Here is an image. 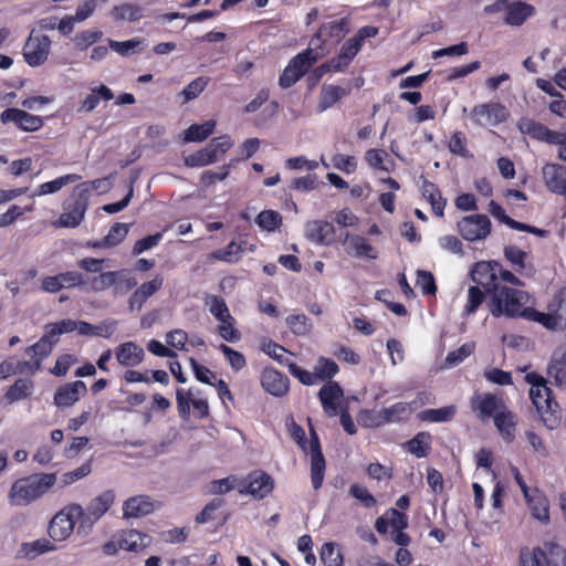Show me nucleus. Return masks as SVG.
I'll return each mask as SVG.
<instances>
[{
    "instance_id": "58836bf2",
    "label": "nucleus",
    "mask_w": 566,
    "mask_h": 566,
    "mask_svg": "<svg viewBox=\"0 0 566 566\" xmlns=\"http://www.w3.org/2000/svg\"><path fill=\"white\" fill-rule=\"evenodd\" d=\"M348 94H349L348 90H346L342 86H338V85L324 86L319 94V101H318L319 112H324V111L331 108L340 98L345 97Z\"/></svg>"
},
{
    "instance_id": "a211bd4d",
    "label": "nucleus",
    "mask_w": 566,
    "mask_h": 566,
    "mask_svg": "<svg viewBox=\"0 0 566 566\" xmlns=\"http://www.w3.org/2000/svg\"><path fill=\"white\" fill-rule=\"evenodd\" d=\"M164 285V276L156 274L150 281L144 282L130 294L127 306L130 312H140L147 301L154 296Z\"/></svg>"
},
{
    "instance_id": "4d7b16f0",
    "label": "nucleus",
    "mask_w": 566,
    "mask_h": 566,
    "mask_svg": "<svg viewBox=\"0 0 566 566\" xmlns=\"http://www.w3.org/2000/svg\"><path fill=\"white\" fill-rule=\"evenodd\" d=\"M548 308L555 313L559 326L566 329V286L555 294Z\"/></svg>"
},
{
    "instance_id": "393cba45",
    "label": "nucleus",
    "mask_w": 566,
    "mask_h": 566,
    "mask_svg": "<svg viewBox=\"0 0 566 566\" xmlns=\"http://www.w3.org/2000/svg\"><path fill=\"white\" fill-rule=\"evenodd\" d=\"M115 357L119 365L133 368L145 359V350L135 342H125L115 348Z\"/></svg>"
},
{
    "instance_id": "b1692460",
    "label": "nucleus",
    "mask_w": 566,
    "mask_h": 566,
    "mask_svg": "<svg viewBox=\"0 0 566 566\" xmlns=\"http://www.w3.org/2000/svg\"><path fill=\"white\" fill-rule=\"evenodd\" d=\"M305 235L316 244L329 245L335 241V228L328 221H308L305 226Z\"/></svg>"
},
{
    "instance_id": "0eeeda50",
    "label": "nucleus",
    "mask_w": 566,
    "mask_h": 566,
    "mask_svg": "<svg viewBox=\"0 0 566 566\" xmlns=\"http://www.w3.org/2000/svg\"><path fill=\"white\" fill-rule=\"evenodd\" d=\"M517 566H566V549L554 543H546L543 547H522Z\"/></svg>"
},
{
    "instance_id": "864d4df0",
    "label": "nucleus",
    "mask_w": 566,
    "mask_h": 566,
    "mask_svg": "<svg viewBox=\"0 0 566 566\" xmlns=\"http://www.w3.org/2000/svg\"><path fill=\"white\" fill-rule=\"evenodd\" d=\"M321 560L325 566H343L344 558L335 543L327 542L321 548Z\"/></svg>"
},
{
    "instance_id": "20e7f679",
    "label": "nucleus",
    "mask_w": 566,
    "mask_h": 566,
    "mask_svg": "<svg viewBox=\"0 0 566 566\" xmlns=\"http://www.w3.org/2000/svg\"><path fill=\"white\" fill-rule=\"evenodd\" d=\"M101 180L92 182H82L76 185L70 197L63 202L64 212L59 217L55 222L60 228H76L84 220L87 207L88 197L92 188L97 189Z\"/></svg>"
},
{
    "instance_id": "4be33fe9",
    "label": "nucleus",
    "mask_w": 566,
    "mask_h": 566,
    "mask_svg": "<svg viewBox=\"0 0 566 566\" xmlns=\"http://www.w3.org/2000/svg\"><path fill=\"white\" fill-rule=\"evenodd\" d=\"M521 133L528 135L532 139L554 145L558 143L559 132L549 129L546 125L531 118H521L518 122Z\"/></svg>"
},
{
    "instance_id": "09e8293b",
    "label": "nucleus",
    "mask_w": 566,
    "mask_h": 566,
    "mask_svg": "<svg viewBox=\"0 0 566 566\" xmlns=\"http://www.w3.org/2000/svg\"><path fill=\"white\" fill-rule=\"evenodd\" d=\"M357 422L363 428H379L386 424L385 416L382 415V409L379 411L373 409H361L357 413Z\"/></svg>"
},
{
    "instance_id": "e433bc0d",
    "label": "nucleus",
    "mask_w": 566,
    "mask_h": 566,
    "mask_svg": "<svg viewBox=\"0 0 566 566\" xmlns=\"http://www.w3.org/2000/svg\"><path fill=\"white\" fill-rule=\"evenodd\" d=\"M521 317L527 321L536 322L551 331H563V327L559 326V322L553 311H549L548 313H542L532 306H526Z\"/></svg>"
},
{
    "instance_id": "bb28decb",
    "label": "nucleus",
    "mask_w": 566,
    "mask_h": 566,
    "mask_svg": "<svg viewBox=\"0 0 566 566\" xmlns=\"http://www.w3.org/2000/svg\"><path fill=\"white\" fill-rule=\"evenodd\" d=\"M421 193L423 198L430 203L432 212L437 217H443L447 200L442 197L439 187L421 176Z\"/></svg>"
},
{
    "instance_id": "a878e982",
    "label": "nucleus",
    "mask_w": 566,
    "mask_h": 566,
    "mask_svg": "<svg viewBox=\"0 0 566 566\" xmlns=\"http://www.w3.org/2000/svg\"><path fill=\"white\" fill-rule=\"evenodd\" d=\"M344 245H346V252L356 258L377 259L376 249L361 235L346 233Z\"/></svg>"
},
{
    "instance_id": "2f4dec72",
    "label": "nucleus",
    "mask_w": 566,
    "mask_h": 566,
    "mask_svg": "<svg viewBox=\"0 0 566 566\" xmlns=\"http://www.w3.org/2000/svg\"><path fill=\"white\" fill-rule=\"evenodd\" d=\"M505 18L504 22L509 25L520 27L531 15H533L535 9L533 6L525 2H512L505 6Z\"/></svg>"
},
{
    "instance_id": "f03ea898",
    "label": "nucleus",
    "mask_w": 566,
    "mask_h": 566,
    "mask_svg": "<svg viewBox=\"0 0 566 566\" xmlns=\"http://www.w3.org/2000/svg\"><path fill=\"white\" fill-rule=\"evenodd\" d=\"M56 473H34L13 482L9 491L12 505H29L42 497L56 483Z\"/></svg>"
},
{
    "instance_id": "e2e57ef3",
    "label": "nucleus",
    "mask_w": 566,
    "mask_h": 566,
    "mask_svg": "<svg viewBox=\"0 0 566 566\" xmlns=\"http://www.w3.org/2000/svg\"><path fill=\"white\" fill-rule=\"evenodd\" d=\"M286 325L295 335H306L310 333L312 325L304 314H291L286 317Z\"/></svg>"
},
{
    "instance_id": "603ef678",
    "label": "nucleus",
    "mask_w": 566,
    "mask_h": 566,
    "mask_svg": "<svg viewBox=\"0 0 566 566\" xmlns=\"http://www.w3.org/2000/svg\"><path fill=\"white\" fill-rule=\"evenodd\" d=\"M206 305L209 307V312L217 321L221 322L224 321V318L232 319L228 305L221 296H208L206 298Z\"/></svg>"
},
{
    "instance_id": "79ce46f5",
    "label": "nucleus",
    "mask_w": 566,
    "mask_h": 566,
    "mask_svg": "<svg viewBox=\"0 0 566 566\" xmlns=\"http://www.w3.org/2000/svg\"><path fill=\"white\" fill-rule=\"evenodd\" d=\"M111 14L116 22H135L143 18V10L140 7L133 3H122L114 6Z\"/></svg>"
},
{
    "instance_id": "c756f323",
    "label": "nucleus",
    "mask_w": 566,
    "mask_h": 566,
    "mask_svg": "<svg viewBox=\"0 0 566 566\" xmlns=\"http://www.w3.org/2000/svg\"><path fill=\"white\" fill-rule=\"evenodd\" d=\"M154 511V503L147 495H136L126 500L123 504L125 517H142Z\"/></svg>"
},
{
    "instance_id": "f257e3e1",
    "label": "nucleus",
    "mask_w": 566,
    "mask_h": 566,
    "mask_svg": "<svg viewBox=\"0 0 566 566\" xmlns=\"http://www.w3.org/2000/svg\"><path fill=\"white\" fill-rule=\"evenodd\" d=\"M488 293V308L494 317H521L527 306L530 295L527 292L512 286L482 287Z\"/></svg>"
},
{
    "instance_id": "1a4fd4ad",
    "label": "nucleus",
    "mask_w": 566,
    "mask_h": 566,
    "mask_svg": "<svg viewBox=\"0 0 566 566\" xmlns=\"http://www.w3.org/2000/svg\"><path fill=\"white\" fill-rule=\"evenodd\" d=\"M530 398L544 424L551 430L555 429L560 422V415L551 388L539 386L537 392L530 389Z\"/></svg>"
},
{
    "instance_id": "052dcab7",
    "label": "nucleus",
    "mask_w": 566,
    "mask_h": 566,
    "mask_svg": "<svg viewBox=\"0 0 566 566\" xmlns=\"http://www.w3.org/2000/svg\"><path fill=\"white\" fill-rule=\"evenodd\" d=\"M217 155L212 148L207 146L206 148L198 150L197 153L190 155L186 163L191 167H203L217 161Z\"/></svg>"
},
{
    "instance_id": "7c9ffc66",
    "label": "nucleus",
    "mask_w": 566,
    "mask_h": 566,
    "mask_svg": "<svg viewBox=\"0 0 566 566\" xmlns=\"http://www.w3.org/2000/svg\"><path fill=\"white\" fill-rule=\"evenodd\" d=\"M34 382L30 378H18L3 394L6 405H12L17 401L27 399L32 396Z\"/></svg>"
},
{
    "instance_id": "f704fd0d",
    "label": "nucleus",
    "mask_w": 566,
    "mask_h": 566,
    "mask_svg": "<svg viewBox=\"0 0 566 566\" xmlns=\"http://www.w3.org/2000/svg\"><path fill=\"white\" fill-rule=\"evenodd\" d=\"M114 98V93L109 87L101 84L98 87L92 88V92L81 102L77 112L91 113L99 104L101 99L111 101Z\"/></svg>"
},
{
    "instance_id": "5701e85b",
    "label": "nucleus",
    "mask_w": 566,
    "mask_h": 566,
    "mask_svg": "<svg viewBox=\"0 0 566 566\" xmlns=\"http://www.w3.org/2000/svg\"><path fill=\"white\" fill-rule=\"evenodd\" d=\"M542 174L547 189L566 198V166L546 164L542 169Z\"/></svg>"
},
{
    "instance_id": "ea45409f",
    "label": "nucleus",
    "mask_w": 566,
    "mask_h": 566,
    "mask_svg": "<svg viewBox=\"0 0 566 566\" xmlns=\"http://www.w3.org/2000/svg\"><path fill=\"white\" fill-rule=\"evenodd\" d=\"M243 253L242 243L232 240L226 248L214 250L208 255L209 261H222L226 263H237Z\"/></svg>"
},
{
    "instance_id": "f3484780",
    "label": "nucleus",
    "mask_w": 566,
    "mask_h": 566,
    "mask_svg": "<svg viewBox=\"0 0 566 566\" xmlns=\"http://www.w3.org/2000/svg\"><path fill=\"white\" fill-rule=\"evenodd\" d=\"M506 117L505 106L495 102L475 105L471 111L472 120L480 126L497 125L504 122Z\"/></svg>"
},
{
    "instance_id": "774afa93",
    "label": "nucleus",
    "mask_w": 566,
    "mask_h": 566,
    "mask_svg": "<svg viewBox=\"0 0 566 566\" xmlns=\"http://www.w3.org/2000/svg\"><path fill=\"white\" fill-rule=\"evenodd\" d=\"M286 366L289 368V373L293 377H295L302 385L312 386L317 382L314 370L308 371L306 369H303L294 361L287 363Z\"/></svg>"
},
{
    "instance_id": "a18cd8bd",
    "label": "nucleus",
    "mask_w": 566,
    "mask_h": 566,
    "mask_svg": "<svg viewBox=\"0 0 566 566\" xmlns=\"http://www.w3.org/2000/svg\"><path fill=\"white\" fill-rule=\"evenodd\" d=\"M125 274V270L101 272L97 276L90 280V286L95 292H102L116 285L118 280Z\"/></svg>"
},
{
    "instance_id": "c9c22d12",
    "label": "nucleus",
    "mask_w": 566,
    "mask_h": 566,
    "mask_svg": "<svg viewBox=\"0 0 566 566\" xmlns=\"http://www.w3.org/2000/svg\"><path fill=\"white\" fill-rule=\"evenodd\" d=\"M457 415V407L449 405L437 409H424L417 415L419 421L441 423L451 421Z\"/></svg>"
},
{
    "instance_id": "ddd939ff",
    "label": "nucleus",
    "mask_w": 566,
    "mask_h": 566,
    "mask_svg": "<svg viewBox=\"0 0 566 566\" xmlns=\"http://www.w3.org/2000/svg\"><path fill=\"white\" fill-rule=\"evenodd\" d=\"M457 229L465 241L473 242L488 238L492 223L486 214H471L461 218L457 222Z\"/></svg>"
},
{
    "instance_id": "c03bdc74",
    "label": "nucleus",
    "mask_w": 566,
    "mask_h": 566,
    "mask_svg": "<svg viewBox=\"0 0 566 566\" xmlns=\"http://www.w3.org/2000/svg\"><path fill=\"white\" fill-rule=\"evenodd\" d=\"M412 413V407L409 402H397L382 409L386 423L407 421Z\"/></svg>"
},
{
    "instance_id": "423d86ee",
    "label": "nucleus",
    "mask_w": 566,
    "mask_h": 566,
    "mask_svg": "<svg viewBox=\"0 0 566 566\" xmlns=\"http://www.w3.org/2000/svg\"><path fill=\"white\" fill-rule=\"evenodd\" d=\"M472 281L486 286H523L524 283L511 271L503 269L502 264L496 261L476 262L471 270Z\"/></svg>"
},
{
    "instance_id": "dca6fc26",
    "label": "nucleus",
    "mask_w": 566,
    "mask_h": 566,
    "mask_svg": "<svg viewBox=\"0 0 566 566\" xmlns=\"http://www.w3.org/2000/svg\"><path fill=\"white\" fill-rule=\"evenodd\" d=\"M0 120L2 124L13 123L20 130L28 133L36 132L44 125L41 116L15 107L6 108L0 114Z\"/></svg>"
},
{
    "instance_id": "aec40b11",
    "label": "nucleus",
    "mask_w": 566,
    "mask_h": 566,
    "mask_svg": "<svg viewBox=\"0 0 566 566\" xmlns=\"http://www.w3.org/2000/svg\"><path fill=\"white\" fill-rule=\"evenodd\" d=\"M318 399L322 403L324 412L328 417H335L339 413L340 400L344 391L336 381H328L319 389Z\"/></svg>"
},
{
    "instance_id": "9d476101",
    "label": "nucleus",
    "mask_w": 566,
    "mask_h": 566,
    "mask_svg": "<svg viewBox=\"0 0 566 566\" xmlns=\"http://www.w3.org/2000/svg\"><path fill=\"white\" fill-rule=\"evenodd\" d=\"M349 31V18L344 17L339 20H334L321 24L316 33L311 38L310 45L315 51L326 53L325 45L328 41L339 42Z\"/></svg>"
},
{
    "instance_id": "13d9d810",
    "label": "nucleus",
    "mask_w": 566,
    "mask_h": 566,
    "mask_svg": "<svg viewBox=\"0 0 566 566\" xmlns=\"http://www.w3.org/2000/svg\"><path fill=\"white\" fill-rule=\"evenodd\" d=\"M255 222L261 229L272 232L281 226L282 217L275 210H263L258 214Z\"/></svg>"
},
{
    "instance_id": "69168bd1",
    "label": "nucleus",
    "mask_w": 566,
    "mask_h": 566,
    "mask_svg": "<svg viewBox=\"0 0 566 566\" xmlns=\"http://www.w3.org/2000/svg\"><path fill=\"white\" fill-rule=\"evenodd\" d=\"M219 350L223 353L231 368L235 371H239L245 367L247 360L242 353L231 348L226 344H220Z\"/></svg>"
},
{
    "instance_id": "6e6552de",
    "label": "nucleus",
    "mask_w": 566,
    "mask_h": 566,
    "mask_svg": "<svg viewBox=\"0 0 566 566\" xmlns=\"http://www.w3.org/2000/svg\"><path fill=\"white\" fill-rule=\"evenodd\" d=\"M83 507L77 503L70 504L57 512L49 524V535L53 541H64L73 532L75 523H81Z\"/></svg>"
},
{
    "instance_id": "2eb2a0df",
    "label": "nucleus",
    "mask_w": 566,
    "mask_h": 566,
    "mask_svg": "<svg viewBox=\"0 0 566 566\" xmlns=\"http://www.w3.org/2000/svg\"><path fill=\"white\" fill-rule=\"evenodd\" d=\"M51 39L48 35H35L32 31L23 46V57L28 65H42L50 54Z\"/></svg>"
},
{
    "instance_id": "473e14b6",
    "label": "nucleus",
    "mask_w": 566,
    "mask_h": 566,
    "mask_svg": "<svg viewBox=\"0 0 566 566\" xmlns=\"http://www.w3.org/2000/svg\"><path fill=\"white\" fill-rule=\"evenodd\" d=\"M532 515L543 522H549V503L545 494L535 490L534 492H528L527 496H524Z\"/></svg>"
},
{
    "instance_id": "37998d69",
    "label": "nucleus",
    "mask_w": 566,
    "mask_h": 566,
    "mask_svg": "<svg viewBox=\"0 0 566 566\" xmlns=\"http://www.w3.org/2000/svg\"><path fill=\"white\" fill-rule=\"evenodd\" d=\"M314 373L317 381L328 382L339 373V367L332 358L321 356L316 360Z\"/></svg>"
},
{
    "instance_id": "8fccbe9b",
    "label": "nucleus",
    "mask_w": 566,
    "mask_h": 566,
    "mask_svg": "<svg viewBox=\"0 0 566 566\" xmlns=\"http://www.w3.org/2000/svg\"><path fill=\"white\" fill-rule=\"evenodd\" d=\"M504 255L517 273L525 275L531 274V271H526V253L523 250H521L516 245H507L504 249Z\"/></svg>"
},
{
    "instance_id": "338daca9",
    "label": "nucleus",
    "mask_w": 566,
    "mask_h": 566,
    "mask_svg": "<svg viewBox=\"0 0 566 566\" xmlns=\"http://www.w3.org/2000/svg\"><path fill=\"white\" fill-rule=\"evenodd\" d=\"M129 230L126 223H115L111 227L108 233L104 237L106 245L114 248L118 245L127 235Z\"/></svg>"
},
{
    "instance_id": "72a5a7b5",
    "label": "nucleus",
    "mask_w": 566,
    "mask_h": 566,
    "mask_svg": "<svg viewBox=\"0 0 566 566\" xmlns=\"http://www.w3.org/2000/svg\"><path fill=\"white\" fill-rule=\"evenodd\" d=\"M122 549L138 553L143 551L149 543V536L137 530L123 531L119 534Z\"/></svg>"
},
{
    "instance_id": "4c0bfd02",
    "label": "nucleus",
    "mask_w": 566,
    "mask_h": 566,
    "mask_svg": "<svg viewBox=\"0 0 566 566\" xmlns=\"http://www.w3.org/2000/svg\"><path fill=\"white\" fill-rule=\"evenodd\" d=\"M82 177L77 174H67L61 177H57L54 180L46 181L41 184L34 190L32 197H41L50 193H55L61 190L64 186L78 181Z\"/></svg>"
},
{
    "instance_id": "49530a36",
    "label": "nucleus",
    "mask_w": 566,
    "mask_h": 566,
    "mask_svg": "<svg viewBox=\"0 0 566 566\" xmlns=\"http://www.w3.org/2000/svg\"><path fill=\"white\" fill-rule=\"evenodd\" d=\"M216 122L210 119L203 124H192L185 130L186 142H202L207 139L214 130Z\"/></svg>"
},
{
    "instance_id": "bf43d9fd",
    "label": "nucleus",
    "mask_w": 566,
    "mask_h": 566,
    "mask_svg": "<svg viewBox=\"0 0 566 566\" xmlns=\"http://www.w3.org/2000/svg\"><path fill=\"white\" fill-rule=\"evenodd\" d=\"M238 161L239 159H232L229 164L223 165L219 171H203L200 177V182L205 187H210L214 185L217 181L224 180L229 176L231 167Z\"/></svg>"
},
{
    "instance_id": "7ed1b4c3",
    "label": "nucleus",
    "mask_w": 566,
    "mask_h": 566,
    "mask_svg": "<svg viewBox=\"0 0 566 566\" xmlns=\"http://www.w3.org/2000/svg\"><path fill=\"white\" fill-rule=\"evenodd\" d=\"M291 437L297 443V446L304 451L311 454V482L315 491L319 490L323 485L326 462L321 448V441L315 429L311 426L310 428V443L307 446V439L305 430L297 423L293 422L290 429Z\"/></svg>"
},
{
    "instance_id": "6ab92c4d",
    "label": "nucleus",
    "mask_w": 566,
    "mask_h": 566,
    "mask_svg": "<svg viewBox=\"0 0 566 566\" xmlns=\"http://www.w3.org/2000/svg\"><path fill=\"white\" fill-rule=\"evenodd\" d=\"M263 390L274 397H283L289 392L290 379L273 367H265L260 376Z\"/></svg>"
},
{
    "instance_id": "39448f33",
    "label": "nucleus",
    "mask_w": 566,
    "mask_h": 566,
    "mask_svg": "<svg viewBox=\"0 0 566 566\" xmlns=\"http://www.w3.org/2000/svg\"><path fill=\"white\" fill-rule=\"evenodd\" d=\"M378 34V28L373 25H365L360 28L357 33L346 40L338 54L332 57L326 63H323L317 67L318 75H323L326 72H343L353 62L355 56L361 50L366 39L375 38Z\"/></svg>"
},
{
    "instance_id": "de8ad7c7",
    "label": "nucleus",
    "mask_w": 566,
    "mask_h": 566,
    "mask_svg": "<svg viewBox=\"0 0 566 566\" xmlns=\"http://www.w3.org/2000/svg\"><path fill=\"white\" fill-rule=\"evenodd\" d=\"M55 547L46 538L36 539L30 543H23L20 553L23 557L33 559L36 556L53 551Z\"/></svg>"
},
{
    "instance_id": "c85d7f7f",
    "label": "nucleus",
    "mask_w": 566,
    "mask_h": 566,
    "mask_svg": "<svg viewBox=\"0 0 566 566\" xmlns=\"http://www.w3.org/2000/svg\"><path fill=\"white\" fill-rule=\"evenodd\" d=\"M493 421L503 440L507 443L513 442L517 426L516 415L506 407L497 412Z\"/></svg>"
},
{
    "instance_id": "a19ab883",
    "label": "nucleus",
    "mask_w": 566,
    "mask_h": 566,
    "mask_svg": "<svg viewBox=\"0 0 566 566\" xmlns=\"http://www.w3.org/2000/svg\"><path fill=\"white\" fill-rule=\"evenodd\" d=\"M431 434L427 431H421L406 443V448L417 458H426L431 449Z\"/></svg>"
},
{
    "instance_id": "f8f14e48",
    "label": "nucleus",
    "mask_w": 566,
    "mask_h": 566,
    "mask_svg": "<svg viewBox=\"0 0 566 566\" xmlns=\"http://www.w3.org/2000/svg\"><path fill=\"white\" fill-rule=\"evenodd\" d=\"M115 501V493L106 490L91 500L86 509H83L78 532L87 533L92 526L112 507Z\"/></svg>"
},
{
    "instance_id": "4468645a",
    "label": "nucleus",
    "mask_w": 566,
    "mask_h": 566,
    "mask_svg": "<svg viewBox=\"0 0 566 566\" xmlns=\"http://www.w3.org/2000/svg\"><path fill=\"white\" fill-rule=\"evenodd\" d=\"M470 407L476 417L484 421L494 418L497 412L506 408V405L501 396L491 392H482L474 394L471 397Z\"/></svg>"
},
{
    "instance_id": "680f3d73",
    "label": "nucleus",
    "mask_w": 566,
    "mask_h": 566,
    "mask_svg": "<svg viewBox=\"0 0 566 566\" xmlns=\"http://www.w3.org/2000/svg\"><path fill=\"white\" fill-rule=\"evenodd\" d=\"M448 149L451 154L461 156V157H468L469 150H468V138L463 132H454L448 144Z\"/></svg>"
},
{
    "instance_id": "5fc2aeb1",
    "label": "nucleus",
    "mask_w": 566,
    "mask_h": 566,
    "mask_svg": "<svg viewBox=\"0 0 566 566\" xmlns=\"http://www.w3.org/2000/svg\"><path fill=\"white\" fill-rule=\"evenodd\" d=\"M209 82L210 77L208 76H198L192 80L180 93L184 97L182 103H188L197 98L208 86Z\"/></svg>"
},
{
    "instance_id": "0e129e2a",
    "label": "nucleus",
    "mask_w": 566,
    "mask_h": 566,
    "mask_svg": "<svg viewBox=\"0 0 566 566\" xmlns=\"http://www.w3.org/2000/svg\"><path fill=\"white\" fill-rule=\"evenodd\" d=\"M224 505V500L220 497L212 499L203 510L196 515L197 524H205L216 520V512Z\"/></svg>"
},
{
    "instance_id": "cd10ccee",
    "label": "nucleus",
    "mask_w": 566,
    "mask_h": 566,
    "mask_svg": "<svg viewBox=\"0 0 566 566\" xmlns=\"http://www.w3.org/2000/svg\"><path fill=\"white\" fill-rule=\"evenodd\" d=\"M323 56L324 52L315 51L308 44V48L293 56L289 64L291 65V69L297 73L296 77H303L312 67V65H314Z\"/></svg>"
},
{
    "instance_id": "412c9836",
    "label": "nucleus",
    "mask_w": 566,
    "mask_h": 566,
    "mask_svg": "<svg viewBox=\"0 0 566 566\" xmlns=\"http://www.w3.org/2000/svg\"><path fill=\"white\" fill-rule=\"evenodd\" d=\"M87 392L86 384L83 380H75L60 386L54 394V405L60 408L73 406Z\"/></svg>"
},
{
    "instance_id": "9b49d317",
    "label": "nucleus",
    "mask_w": 566,
    "mask_h": 566,
    "mask_svg": "<svg viewBox=\"0 0 566 566\" xmlns=\"http://www.w3.org/2000/svg\"><path fill=\"white\" fill-rule=\"evenodd\" d=\"M275 486L274 479L263 470H253L239 484V493L263 500L269 496Z\"/></svg>"
},
{
    "instance_id": "3c124183",
    "label": "nucleus",
    "mask_w": 566,
    "mask_h": 566,
    "mask_svg": "<svg viewBox=\"0 0 566 566\" xmlns=\"http://www.w3.org/2000/svg\"><path fill=\"white\" fill-rule=\"evenodd\" d=\"M481 285L470 286L468 290V300L467 304L464 305L463 313L467 316H470L474 314L478 308L483 304L485 301V295L488 294L484 291L481 290Z\"/></svg>"
},
{
    "instance_id": "6e6d98bb",
    "label": "nucleus",
    "mask_w": 566,
    "mask_h": 566,
    "mask_svg": "<svg viewBox=\"0 0 566 566\" xmlns=\"http://www.w3.org/2000/svg\"><path fill=\"white\" fill-rule=\"evenodd\" d=\"M547 373L557 386L566 387V350L549 364Z\"/></svg>"
}]
</instances>
